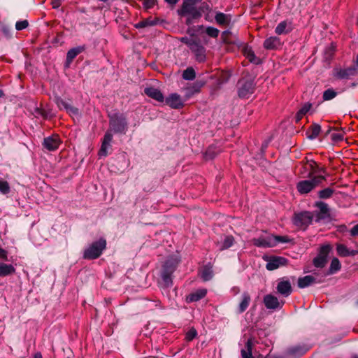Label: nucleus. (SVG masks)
I'll list each match as a JSON object with an SVG mask.
<instances>
[{
    "instance_id": "052dcab7",
    "label": "nucleus",
    "mask_w": 358,
    "mask_h": 358,
    "mask_svg": "<svg viewBox=\"0 0 358 358\" xmlns=\"http://www.w3.org/2000/svg\"><path fill=\"white\" fill-rule=\"evenodd\" d=\"M34 358H43V356L41 352H36L34 354Z\"/></svg>"
},
{
    "instance_id": "603ef678",
    "label": "nucleus",
    "mask_w": 358,
    "mask_h": 358,
    "mask_svg": "<svg viewBox=\"0 0 358 358\" xmlns=\"http://www.w3.org/2000/svg\"><path fill=\"white\" fill-rule=\"evenodd\" d=\"M350 234L353 236H358V224L355 225L350 230Z\"/></svg>"
},
{
    "instance_id": "49530a36",
    "label": "nucleus",
    "mask_w": 358,
    "mask_h": 358,
    "mask_svg": "<svg viewBox=\"0 0 358 358\" xmlns=\"http://www.w3.org/2000/svg\"><path fill=\"white\" fill-rule=\"evenodd\" d=\"M29 25L27 20L18 21L15 24V29L17 30H22L27 28Z\"/></svg>"
},
{
    "instance_id": "c756f323",
    "label": "nucleus",
    "mask_w": 358,
    "mask_h": 358,
    "mask_svg": "<svg viewBox=\"0 0 358 358\" xmlns=\"http://www.w3.org/2000/svg\"><path fill=\"white\" fill-rule=\"evenodd\" d=\"M252 341L249 338L245 343V349L241 350V356L243 358H252Z\"/></svg>"
},
{
    "instance_id": "cd10ccee",
    "label": "nucleus",
    "mask_w": 358,
    "mask_h": 358,
    "mask_svg": "<svg viewBox=\"0 0 358 358\" xmlns=\"http://www.w3.org/2000/svg\"><path fill=\"white\" fill-rule=\"evenodd\" d=\"M315 282V278L312 275H306L303 278H299L298 280V286L300 288H305Z\"/></svg>"
},
{
    "instance_id": "37998d69",
    "label": "nucleus",
    "mask_w": 358,
    "mask_h": 358,
    "mask_svg": "<svg viewBox=\"0 0 358 358\" xmlns=\"http://www.w3.org/2000/svg\"><path fill=\"white\" fill-rule=\"evenodd\" d=\"M287 23L286 22H281L278 24L275 28V33L280 35L286 33Z\"/></svg>"
},
{
    "instance_id": "a18cd8bd",
    "label": "nucleus",
    "mask_w": 358,
    "mask_h": 358,
    "mask_svg": "<svg viewBox=\"0 0 358 358\" xmlns=\"http://www.w3.org/2000/svg\"><path fill=\"white\" fill-rule=\"evenodd\" d=\"M315 206L317 207L322 213H327L329 210L327 204L322 201L316 202Z\"/></svg>"
},
{
    "instance_id": "ddd939ff",
    "label": "nucleus",
    "mask_w": 358,
    "mask_h": 358,
    "mask_svg": "<svg viewBox=\"0 0 358 358\" xmlns=\"http://www.w3.org/2000/svg\"><path fill=\"white\" fill-rule=\"evenodd\" d=\"M60 143L59 137L57 135H52L44 138L43 145L48 150L54 151L58 149Z\"/></svg>"
},
{
    "instance_id": "20e7f679",
    "label": "nucleus",
    "mask_w": 358,
    "mask_h": 358,
    "mask_svg": "<svg viewBox=\"0 0 358 358\" xmlns=\"http://www.w3.org/2000/svg\"><path fill=\"white\" fill-rule=\"evenodd\" d=\"M106 241L104 238H100L99 241L92 243L83 253V258L85 259H95L101 256L103 251L106 249Z\"/></svg>"
},
{
    "instance_id": "e2e57ef3",
    "label": "nucleus",
    "mask_w": 358,
    "mask_h": 358,
    "mask_svg": "<svg viewBox=\"0 0 358 358\" xmlns=\"http://www.w3.org/2000/svg\"><path fill=\"white\" fill-rule=\"evenodd\" d=\"M356 65L358 67V55H357V59H356Z\"/></svg>"
},
{
    "instance_id": "c03bdc74",
    "label": "nucleus",
    "mask_w": 358,
    "mask_h": 358,
    "mask_svg": "<svg viewBox=\"0 0 358 358\" xmlns=\"http://www.w3.org/2000/svg\"><path fill=\"white\" fill-rule=\"evenodd\" d=\"M196 335H197V332H196V329L194 328H192L186 333L185 339L187 341H191L196 336Z\"/></svg>"
},
{
    "instance_id": "13d9d810",
    "label": "nucleus",
    "mask_w": 358,
    "mask_h": 358,
    "mask_svg": "<svg viewBox=\"0 0 358 358\" xmlns=\"http://www.w3.org/2000/svg\"><path fill=\"white\" fill-rule=\"evenodd\" d=\"M356 255H358V250H349V252L348 253V256H355Z\"/></svg>"
},
{
    "instance_id": "7ed1b4c3",
    "label": "nucleus",
    "mask_w": 358,
    "mask_h": 358,
    "mask_svg": "<svg viewBox=\"0 0 358 358\" xmlns=\"http://www.w3.org/2000/svg\"><path fill=\"white\" fill-rule=\"evenodd\" d=\"M289 239L287 236L269 235L261 236L252 240L254 245L259 248H273L279 243H288Z\"/></svg>"
},
{
    "instance_id": "dca6fc26",
    "label": "nucleus",
    "mask_w": 358,
    "mask_h": 358,
    "mask_svg": "<svg viewBox=\"0 0 358 358\" xmlns=\"http://www.w3.org/2000/svg\"><path fill=\"white\" fill-rule=\"evenodd\" d=\"M357 74V69L355 67H350L348 69H341L336 71L335 76L340 79H348Z\"/></svg>"
},
{
    "instance_id": "6e6d98bb",
    "label": "nucleus",
    "mask_w": 358,
    "mask_h": 358,
    "mask_svg": "<svg viewBox=\"0 0 358 358\" xmlns=\"http://www.w3.org/2000/svg\"><path fill=\"white\" fill-rule=\"evenodd\" d=\"M0 258L4 259H6L7 258V252L2 248H0Z\"/></svg>"
},
{
    "instance_id": "79ce46f5",
    "label": "nucleus",
    "mask_w": 358,
    "mask_h": 358,
    "mask_svg": "<svg viewBox=\"0 0 358 358\" xmlns=\"http://www.w3.org/2000/svg\"><path fill=\"white\" fill-rule=\"evenodd\" d=\"M206 33L212 38H217L219 35L220 31L217 28L208 27L206 29Z\"/></svg>"
},
{
    "instance_id": "09e8293b",
    "label": "nucleus",
    "mask_w": 358,
    "mask_h": 358,
    "mask_svg": "<svg viewBox=\"0 0 358 358\" xmlns=\"http://www.w3.org/2000/svg\"><path fill=\"white\" fill-rule=\"evenodd\" d=\"M156 0H143V5L146 9L151 8L155 4Z\"/></svg>"
},
{
    "instance_id": "f8f14e48",
    "label": "nucleus",
    "mask_w": 358,
    "mask_h": 358,
    "mask_svg": "<svg viewBox=\"0 0 358 358\" xmlns=\"http://www.w3.org/2000/svg\"><path fill=\"white\" fill-rule=\"evenodd\" d=\"M263 301L267 309H280L284 304L283 301H279L278 298L272 294L265 295Z\"/></svg>"
},
{
    "instance_id": "0e129e2a",
    "label": "nucleus",
    "mask_w": 358,
    "mask_h": 358,
    "mask_svg": "<svg viewBox=\"0 0 358 358\" xmlns=\"http://www.w3.org/2000/svg\"><path fill=\"white\" fill-rule=\"evenodd\" d=\"M228 34V31H224L222 33V35H225V34Z\"/></svg>"
},
{
    "instance_id": "b1692460",
    "label": "nucleus",
    "mask_w": 358,
    "mask_h": 358,
    "mask_svg": "<svg viewBox=\"0 0 358 358\" xmlns=\"http://www.w3.org/2000/svg\"><path fill=\"white\" fill-rule=\"evenodd\" d=\"M251 301L250 295L248 292H243L241 296V301L238 307V312L242 313L246 310Z\"/></svg>"
},
{
    "instance_id": "c85d7f7f",
    "label": "nucleus",
    "mask_w": 358,
    "mask_h": 358,
    "mask_svg": "<svg viewBox=\"0 0 358 358\" xmlns=\"http://www.w3.org/2000/svg\"><path fill=\"white\" fill-rule=\"evenodd\" d=\"M15 269L11 264H0V276H6L15 272Z\"/></svg>"
},
{
    "instance_id": "f257e3e1",
    "label": "nucleus",
    "mask_w": 358,
    "mask_h": 358,
    "mask_svg": "<svg viewBox=\"0 0 358 358\" xmlns=\"http://www.w3.org/2000/svg\"><path fill=\"white\" fill-rule=\"evenodd\" d=\"M180 41L188 46L197 62H203L206 60V48L197 38L185 36L180 38Z\"/></svg>"
},
{
    "instance_id": "4468645a",
    "label": "nucleus",
    "mask_w": 358,
    "mask_h": 358,
    "mask_svg": "<svg viewBox=\"0 0 358 358\" xmlns=\"http://www.w3.org/2000/svg\"><path fill=\"white\" fill-rule=\"evenodd\" d=\"M310 349V346L306 344L292 346L287 349V354L294 358L299 357L304 355Z\"/></svg>"
},
{
    "instance_id": "69168bd1",
    "label": "nucleus",
    "mask_w": 358,
    "mask_h": 358,
    "mask_svg": "<svg viewBox=\"0 0 358 358\" xmlns=\"http://www.w3.org/2000/svg\"><path fill=\"white\" fill-rule=\"evenodd\" d=\"M355 358H357V357H355Z\"/></svg>"
},
{
    "instance_id": "412c9836",
    "label": "nucleus",
    "mask_w": 358,
    "mask_h": 358,
    "mask_svg": "<svg viewBox=\"0 0 358 358\" xmlns=\"http://www.w3.org/2000/svg\"><path fill=\"white\" fill-rule=\"evenodd\" d=\"M112 139H113V135L109 131L106 132L104 135L101 148L99 152V155H101V156H102V155L106 156L107 155V149L110 146Z\"/></svg>"
},
{
    "instance_id": "9d476101",
    "label": "nucleus",
    "mask_w": 358,
    "mask_h": 358,
    "mask_svg": "<svg viewBox=\"0 0 358 358\" xmlns=\"http://www.w3.org/2000/svg\"><path fill=\"white\" fill-rule=\"evenodd\" d=\"M331 250V247L330 245H325L321 247L318 256L313 260L315 266L322 268L326 265L327 256Z\"/></svg>"
},
{
    "instance_id": "bf43d9fd",
    "label": "nucleus",
    "mask_w": 358,
    "mask_h": 358,
    "mask_svg": "<svg viewBox=\"0 0 358 358\" xmlns=\"http://www.w3.org/2000/svg\"><path fill=\"white\" fill-rule=\"evenodd\" d=\"M179 0H165L166 2L171 5H175L178 3Z\"/></svg>"
},
{
    "instance_id": "f03ea898",
    "label": "nucleus",
    "mask_w": 358,
    "mask_h": 358,
    "mask_svg": "<svg viewBox=\"0 0 358 358\" xmlns=\"http://www.w3.org/2000/svg\"><path fill=\"white\" fill-rule=\"evenodd\" d=\"M196 0H183L181 8L178 10L180 16H187L186 24L189 25L192 20L199 18L201 16V12L195 7Z\"/></svg>"
},
{
    "instance_id": "a211bd4d",
    "label": "nucleus",
    "mask_w": 358,
    "mask_h": 358,
    "mask_svg": "<svg viewBox=\"0 0 358 358\" xmlns=\"http://www.w3.org/2000/svg\"><path fill=\"white\" fill-rule=\"evenodd\" d=\"M278 292L284 296H288L292 292L291 283L288 280L280 281L277 285Z\"/></svg>"
},
{
    "instance_id": "5fc2aeb1",
    "label": "nucleus",
    "mask_w": 358,
    "mask_h": 358,
    "mask_svg": "<svg viewBox=\"0 0 358 358\" xmlns=\"http://www.w3.org/2000/svg\"><path fill=\"white\" fill-rule=\"evenodd\" d=\"M53 8H58L61 6L60 0H52L51 2Z\"/></svg>"
},
{
    "instance_id": "bb28decb",
    "label": "nucleus",
    "mask_w": 358,
    "mask_h": 358,
    "mask_svg": "<svg viewBox=\"0 0 358 358\" xmlns=\"http://www.w3.org/2000/svg\"><path fill=\"white\" fill-rule=\"evenodd\" d=\"M243 54L245 57L252 63L258 64L260 62L259 58L255 56L254 51L249 46H245L243 48Z\"/></svg>"
},
{
    "instance_id": "4c0bfd02",
    "label": "nucleus",
    "mask_w": 358,
    "mask_h": 358,
    "mask_svg": "<svg viewBox=\"0 0 358 358\" xmlns=\"http://www.w3.org/2000/svg\"><path fill=\"white\" fill-rule=\"evenodd\" d=\"M337 95V92L331 89H327L323 92L322 99L324 101H329L335 98Z\"/></svg>"
},
{
    "instance_id": "6e6552de",
    "label": "nucleus",
    "mask_w": 358,
    "mask_h": 358,
    "mask_svg": "<svg viewBox=\"0 0 358 358\" xmlns=\"http://www.w3.org/2000/svg\"><path fill=\"white\" fill-rule=\"evenodd\" d=\"M264 259L266 262V268L268 271H273L287 264V259L282 257L265 256Z\"/></svg>"
},
{
    "instance_id": "4be33fe9",
    "label": "nucleus",
    "mask_w": 358,
    "mask_h": 358,
    "mask_svg": "<svg viewBox=\"0 0 358 358\" xmlns=\"http://www.w3.org/2000/svg\"><path fill=\"white\" fill-rule=\"evenodd\" d=\"M207 290L206 289H199L194 292L191 293L187 296L186 301L189 303L198 301L206 296Z\"/></svg>"
},
{
    "instance_id": "864d4df0",
    "label": "nucleus",
    "mask_w": 358,
    "mask_h": 358,
    "mask_svg": "<svg viewBox=\"0 0 358 358\" xmlns=\"http://www.w3.org/2000/svg\"><path fill=\"white\" fill-rule=\"evenodd\" d=\"M1 31L4 34L5 36L10 35V29L7 26H3L1 27Z\"/></svg>"
},
{
    "instance_id": "f3484780",
    "label": "nucleus",
    "mask_w": 358,
    "mask_h": 358,
    "mask_svg": "<svg viewBox=\"0 0 358 358\" xmlns=\"http://www.w3.org/2000/svg\"><path fill=\"white\" fill-rule=\"evenodd\" d=\"M144 93L148 96L149 97L159 101L162 102L164 101V97L163 94L160 92L159 90L150 87H146L144 90Z\"/></svg>"
},
{
    "instance_id": "a878e982",
    "label": "nucleus",
    "mask_w": 358,
    "mask_h": 358,
    "mask_svg": "<svg viewBox=\"0 0 358 358\" xmlns=\"http://www.w3.org/2000/svg\"><path fill=\"white\" fill-rule=\"evenodd\" d=\"M215 19L219 25L227 26L231 22V15L219 12L216 13Z\"/></svg>"
},
{
    "instance_id": "8fccbe9b",
    "label": "nucleus",
    "mask_w": 358,
    "mask_h": 358,
    "mask_svg": "<svg viewBox=\"0 0 358 358\" xmlns=\"http://www.w3.org/2000/svg\"><path fill=\"white\" fill-rule=\"evenodd\" d=\"M331 136L332 139L336 141H341L343 139V135L341 133H334Z\"/></svg>"
},
{
    "instance_id": "6ab92c4d",
    "label": "nucleus",
    "mask_w": 358,
    "mask_h": 358,
    "mask_svg": "<svg viewBox=\"0 0 358 358\" xmlns=\"http://www.w3.org/2000/svg\"><path fill=\"white\" fill-rule=\"evenodd\" d=\"M281 45V41L277 36H271L266 38L264 42V47L266 50L278 49Z\"/></svg>"
},
{
    "instance_id": "4d7b16f0",
    "label": "nucleus",
    "mask_w": 358,
    "mask_h": 358,
    "mask_svg": "<svg viewBox=\"0 0 358 358\" xmlns=\"http://www.w3.org/2000/svg\"><path fill=\"white\" fill-rule=\"evenodd\" d=\"M303 116H304L303 115H302L301 113H300V111H298V112H297V113H296V122L300 121V120L302 119V117H303Z\"/></svg>"
},
{
    "instance_id": "0eeeda50",
    "label": "nucleus",
    "mask_w": 358,
    "mask_h": 358,
    "mask_svg": "<svg viewBox=\"0 0 358 358\" xmlns=\"http://www.w3.org/2000/svg\"><path fill=\"white\" fill-rule=\"evenodd\" d=\"M110 127L115 133H125L127 129L125 117L118 114L113 115L110 119Z\"/></svg>"
},
{
    "instance_id": "5701e85b",
    "label": "nucleus",
    "mask_w": 358,
    "mask_h": 358,
    "mask_svg": "<svg viewBox=\"0 0 358 358\" xmlns=\"http://www.w3.org/2000/svg\"><path fill=\"white\" fill-rule=\"evenodd\" d=\"M56 103L59 108L65 109L69 113L73 114V115L78 114V109L71 106L69 103H67L64 100H63L60 98H58V99H57Z\"/></svg>"
},
{
    "instance_id": "473e14b6",
    "label": "nucleus",
    "mask_w": 358,
    "mask_h": 358,
    "mask_svg": "<svg viewBox=\"0 0 358 358\" xmlns=\"http://www.w3.org/2000/svg\"><path fill=\"white\" fill-rule=\"evenodd\" d=\"M156 20L152 18H147L135 24V27L137 29L145 28L147 27H151L156 24Z\"/></svg>"
},
{
    "instance_id": "aec40b11",
    "label": "nucleus",
    "mask_w": 358,
    "mask_h": 358,
    "mask_svg": "<svg viewBox=\"0 0 358 358\" xmlns=\"http://www.w3.org/2000/svg\"><path fill=\"white\" fill-rule=\"evenodd\" d=\"M85 46H78L70 49L66 55V66L69 67L73 59L85 50Z\"/></svg>"
},
{
    "instance_id": "393cba45",
    "label": "nucleus",
    "mask_w": 358,
    "mask_h": 358,
    "mask_svg": "<svg viewBox=\"0 0 358 358\" xmlns=\"http://www.w3.org/2000/svg\"><path fill=\"white\" fill-rule=\"evenodd\" d=\"M201 278L204 281H208L213 277V266L209 264L203 267L200 271Z\"/></svg>"
},
{
    "instance_id": "a19ab883",
    "label": "nucleus",
    "mask_w": 358,
    "mask_h": 358,
    "mask_svg": "<svg viewBox=\"0 0 358 358\" xmlns=\"http://www.w3.org/2000/svg\"><path fill=\"white\" fill-rule=\"evenodd\" d=\"M10 185L7 181L0 180V192L6 194L10 192Z\"/></svg>"
},
{
    "instance_id": "423d86ee",
    "label": "nucleus",
    "mask_w": 358,
    "mask_h": 358,
    "mask_svg": "<svg viewBox=\"0 0 358 358\" xmlns=\"http://www.w3.org/2000/svg\"><path fill=\"white\" fill-rule=\"evenodd\" d=\"M325 178L322 176H315L311 180H305L299 182L296 185L298 192L301 194H308L315 188Z\"/></svg>"
},
{
    "instance_id": "7c9ffc66",
    "label": "nucleus",
    "mask_w": 358,
    "mask_h": 358,
    "mask_svg": "<svg viewBox=\"0 0 358 358\" xmlns=\"http://www.w3.org/2000/svg\"><path fill=\"white\" fill-rule=\"evenodd\" d=\"M204 83L202 82H196L192 85V86L187 89V96L189 97L194 93H197L200 91L201 88L203 86Z\"/></svg>"
},
{
    "instance_id": "2f4dec72",
    "label": "nucleus",
    "mask_w": 358,
    "mask_h": 358,
    "mask_svg": "<svg viewBox=\"0 0 358 358\" xmlns=\"http://www.w3.org/2000/svg\"><path fill=\"white\" fill-rule=\"evenodd\" d=\"M321 131V127L317 124H313L311 125L308 131V138L314 139L318 136Z\"/></svg>"
},
{
    "instance_id": "f704fd0d",
    "label": "nucleus",
    "mask_w": 358,
    "mask_h": 358,
    "mask_svg": "<svg viewBox=\"0 0 358 358\" xmlns=\"http://www.w3.org/2000/svg\"><path fill=\"white\" fill-rule=\"evenodd\" d=\"M196 77V73L192 67H188L182 73V78L186 80H193Z\"/></svg>"
},
{
    "instance_id": "680f3d73",
    "label": "nucleus",
    "mask_w": 358,
    "mask_h": 358,
    "mask_svg": "<svg viewBox=\"0 0 358 358\" xmlns=\"http://www.w3.org/2000/svg\"><path fill=\"white\" fill-rule=\"evenodd\" d=\"M3 95V92L1 90H0V97H2Z\"/></svg>"
},
{
    "instance_id": "9b49d317",
    "label": "nucleus",
    "mask_w": 358,
    "mask_h": 358,
    "mask_svg": "<svg viewBox=\"0 0 358 358\" xmlns=\"http://www.w3.org/2000/svg\"><path fill=\"white\" fill-rule=\"evenodd\" d=\"M254 92V84L252 80H241L238 82V96L248 98Z\"/></svg>"
},
{
    "instance_id": "c9c22d12",
    "label": "nucleus",
    "mask_w": 358,
    "mask_h": 358,
    "mask_svg": "<svg viewBox=\"0 0 358 358\" xmlns=\"http://www.w3.org/2000/svg\"><path fill=\"white\" fill-rule=\"evenodd\" d=\"M334 190L330 187L325 188L318 192V196L320 199H327L332 196Z\"/></svg>"
},
{
    "instance_id": "39448f33",
    "label": "nucleus",
    "mask_w": 358,
    "mask_h": 358,
    "mask_svg": "<svg viewBox=\"0 0 358 358\" xmlns=\"http://www.w3.org/2000/svg\"><path fill=\"white\" fill-rule=\"evenodd\" d=\"M177 262L173 259H168L163 266L161 277L163 286L169 287L173 284L171 275L176 268Z\"/></svg>"
},
{
    "instance_id": "e433bc0d",
    "label": "nucleus",
    "mask_w": 358,
    "mask_h": 358,
    "mask_svg": "<svg viewBox=\"0 0 358 358\" xmlns=\"http://www.w3.org/2000/svg\"><path fill=\"white\" fill-rule=\"evenodd\" d=\"M234 238L232 236H227L224 237L222 245L220 247L221 250H227L233 245Z\"/></svg>"
},
{
    "instance_id": "1a4fd4ad",
    "label": "nucleus",
    "mask_w": 358,
    "mask_h": 358,
    "mask_svg": "<svg viewBox=\"0 0 358 358\" xmlns=\"http://www.w3.org/2000/svg\"><path fill=\"white\" fill-rule=\"evenodd\" d=\"M313 218L311 213L305 211L295 214L293 222L296 226L306 228L312 222Z\"/></svg>"
},
{
    "instance_id": "ea45409f",
    "label": "nucleus",
    "mask_w": 358,
    "mask_h": 358,
    "mask_svg": "<svg viewBox=\"0 0 358 358\" xmlns=\"http://www.w3.org/2000/svg\"><path fill=\"white\" fill-rule=\"evenodd\" d=\"M307 166H308L311 169V172L309 173V177H311L313 173H317V171H324L323 169H319L317 164L313 161L308 162Z\"/></svg>"
},
{
    "instance_id": "72a5a7b5",
    "label": "nucleus",
    "mask_w": 358,
    "mask_h": 358,
    "mask_svg": "<svg viewBox=\"0 0 358 358\" xmlns=\"http://www.w3.org/2000/svg\"><path fill=\"white\" fill-rule=\"evenodd\" d=\"M341 265L338 258L334 257L331 262L329 273L334 274L341 269Z\"/></svg>"
},
{
    "instance_id": "de8ad7c7",
    "label": "nucleus",
    "mask_w": 358,
    "mask_h": 358,
    "mask_svg": "<svg viewBox=\"0 0 358 358\" xmlns=\"http://www.w3.org/2000/svg\"><path fill=\"white\" fill-rule=\"evenodd\" d=\"M312 104L310 103H306L299 111H300V113L305 115L311 108Z\"/></svg>"
},
{
    "instance_id": "58836bf2",
    "label": "nucleus",
    "mask_w": 358,
    "mask_h": 358,
    "mask_svg": "<svg viewBox=\"0 0 358 358\" xmlns=\"http://www.w3.org/2000/svg\"><path fill=\"white\" fill-rule=\"evenodd\" d=\"M337 254L341 257H348L349 249L343 244L336 245Z\"/></svg>"
},
{
    "instance_id": "2eb2a0df",
    "label": "nucleus",
    "mask_w": 358,
    "mask_h": 358,
    "mask_svg": "<svg viewBox=\"0 0 358 358\" xmlns=\"http://www.w3.org/2000/svg\"><path fill=\"white\" fill-rule=\"evenodd\" d=\"M166 103L171 108H175V109L181 108L184 106L183 101H182L180 96L176 93L170 94L166 99Z\"/></svg>"
},
{
    "instance_id": "3c124183",
    "label": "nucleus",
    "mask_w": 358,
    "mask_h": 358,
    "mask_svg": "<svg viewBox=\"0 0 358 358\" xmlns=\"http://www.w3.org/2000/svg\"><path fill=\"white\" fill-rule=\"evenodd\" d=\"M35 116L36 117L41 116V117H45V112L42 109L36 108H35Z\"/></svg>"
}]
</instances>
